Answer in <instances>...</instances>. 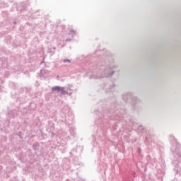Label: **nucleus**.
I'll list each match as a JSON object with an SVG mask.
<instances>
[{"label":"nucleus","mask_w":181,"mask_h":181,"mask_svg":"<svg viewBox=\"0 0 181 181\" xmlns=\"http://www.w3.org/2000/svg\"><path fill=\"white\" fill-rule=\"evenodd\" d=\"M64 62H68L69 63H70V60L69 59H67V60H66Z\"/></svg>","instance_id":"3"},{"label":"nucleus","mask_w":181,"mask_h":181,"mask_svg":"<svg viewBox=\"0 0 181 181\" xmlns=\"http://www.w3.org/2000/svg\"><path fill=\"white\" fill-rule=\"evenodd\" d=\"M64 88L60 86H55L52 88V91H63Z\"/></svg>","instance_id":"1"},{"label":"nucleus","mask_w":181,"mask_h":181,"mask_svg":"<svg viewBox=\"0 0 181 181\" xmlns=\"http://www.w3.org/2000/svg\"><path fill=\"white\" fill-rule=\"evenodd\" d=\"M70 32H71V33H73L74 35H76V30H71Z\"/></svg>","instance_id":"2"}]
</instances>
